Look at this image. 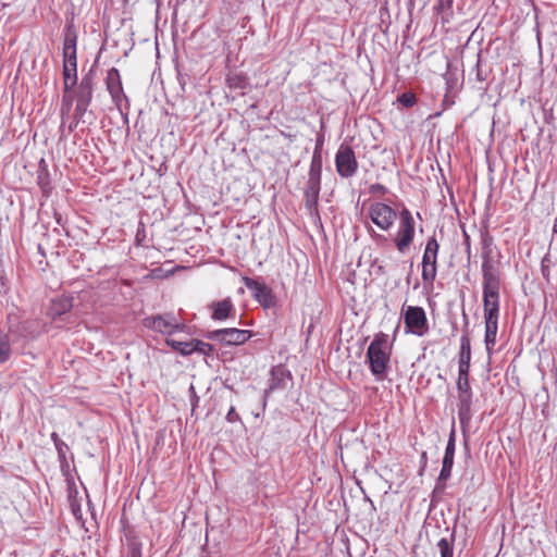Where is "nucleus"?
Returning a JSON list of instances; mask_svg holds the SVG:
<instances>
[{
  "mask_svg": "<svg viewBox=\"0 0 557 557\" xmlns=\"http://www.w3.org/2000/svg\"><path fill=\"white\" fill-rule=\"evenodd\" d=\"M51 440L54 443L55 449L58 451L59 458L61 460H65V450L69 449V446L58 436L57 433L51 434Z\"/></svg>",
  "mask_w": 557,
  "mask_h": 557,
  "instance_id": "nucleus-31",
  "label": "nucleus"
},
{
  "mask_svg": "<svg viewBox=\"0 0 557 557\" xmlns=\"http://www.w3.org/2000/svg\"><path fill=\"white\" fill-rule=\"evenodd\" d=\"M484 319L499 318L500 274L482 275Z\"/></svg>",
  "mask_w": 557,
  "mask_h": 557,
  "instance_id": "nucleus-2",
  "label": "nucleus"
},
{
  "mask_svg": "<svg viewBox=\"0 0 557 557\" xmlns=\"http://www.w3.org/2000/svg\"><path fill=\"white\" fill-rule=\"evenodd\" d=\"M73 307V298L71 297H61L52 301L51 307L49 309L50 314L53 319L57 317H61L62 314L69 312Z\"/></svg>",
  "mask_w": 557,
  "mask_h": 557,
  "instance_id": "nucleus-20",
  "label": "nucleus"
},
{
  "mask_svg": "<svg viewBox=\"0 0 557 557\" xmlns=\"http://www.w3.org/2000/svg\"><path fill=\"white\" fill-rule=\"evenodd\" d=\"M369 191H370V194H373V195H376V194L384 195L387 193V188L384 185L376 183V184H372L369 187Z\"/></svg>",
  "mask_w": 557,
  "mask_h": 557,
  "instance_id": "nucleus-41",
  "label": "nucleus"
},
{
  "mask_svg": "<svg viewBox=\"0 0 557 557\" xmlns=\"http://www.w3.org/2000/svg\"><path fill=\"white\" fill-rule=\"evenodd\" d=\"M74 96L70 92H64L63 99H62V115L67 114L70 112V109L72 107Z\"/></svg>",
  "mask_w": 557,
  "mask_h": 557,
  "instance_id": "nucleus-36",
  "label": "nucleus"
},
{
  "mask_svg": "<svg viewBox=\"0 0 557 557\" xmlns=\"http://www.w3.org/2000/svg\"><path fill=\"white\" fill-rule=\"evenodd\" d=\"M371 221L383 231L389 230L397 218L396 211L383 202H374L369 208Z\"/></svg>",
  "mask_w": 557,
  "mask_h": 557,
  "instance_id": "nucleus-10",
  "label": "nucleus"
},
{
  "mask_svg": "<svg viewBox=\"0 0 557 557\" xmlns=\"http://www.w3.org/2000/svg\"><path fill=\"white\" fill-rule=\"evenodd\" d=\"M421 461H422L424 465L426 463V453H425V451H423V453L421 454Z\"/></svg>",
  "mask_w": 557,
  "mask_h": 557,
  "instance_id": "nucleus-47",
  "label": "nucleus"
},
{
  "mask_svg": "<svg viewBox=\"0 0 557 557\" xmlns=\"http://www.w3.org/2000/svg\"><path fill=\"white\" fill-rule=\"evenodd\" d=\"M484 320H485L484 343H485L487 352H490L496 344L498 319H484Z\"/></svg>",
  "mask_w": 557,
  "mask_h": 557,
  "instance_id": "nucleus-19",
  "label": "nucleus"
},
{
  "mask_svg": "<svg viewBox=\"0 0 557 557\" xmlns=\"http://www.w3.org/2000/svg\"><path fill=\"white\" fill-rule=\"evenodd\" d=\"M106 85L112 101L121 109L122 101H128V99L123 90L122 79L117 69L112 67L108 71Z\"/></svg>",
  "mask_w": 557,
  "mask_h": 557,
  "instance_id": "nucleus-12",
  "label": "nucleus"
},
{
  "mask_svg": "<svg viewBox=\"0 0 557 557\" xmlns=\"http://www.w3.org/2000/svg\"><path fill=\"white\" fill-rule=\"evenodd\" d=\"M465 244H466V252H467L468 259H470V257H471V244H470V237L467 234H465Z\"/></svg>",
  "mask_w": 557,
  "mask_h": 557,
  "instance_id": "nucleus-45",
  "label": "nucleus"
},
{
  "mask_svg": "<svg viewBox=\"0 0 557 557\" xmlns=\"http://www.w3.org/2000/svg\"><path fill=\"white\" fill-rule=\"evenodd\" d=\"M63 64L71 66L72 70H74V67H77L76 52H74V51L63 52Z\"/></svg>",
  "mask_w": 557,
  "mask_h": 557,
  "instance_id": "nucleus-33",
  "label": "nucleus"
},
{
  "mask_svg": "<svg viewBox=\"0 0 557 557\" xmlns=\"http://www.w3.org/2000/svg\"><path fill=\"white\" fill-rule=\"evenodd\" d=\"M128 557H141L140 548L136 545L132 546Z\"/></svg>",
  "mask_w": 557,
  "mask_h": 557,
  "instance_id": "nucleus-44",
  "label": "nucleus"
},
{
  "mask_svg": "<svg viewBox=\"0 0 557 557\" xmlns=\"http://www.w3.org/2000/svg\"><path fill=\"white\" fill-rule=\"evenodd\" d=\"M62 74L64 81V92H70L77 85V67L72 70L71 66L63 64Z\"/></svg>",
  "mask_w": 557,
  "mask_h": 557,
  "instance_id": "nucleus-24",
  "label": "nucleus"
},
{
  "mask_svg": "<svg viewBox=\"0 0 557 557\" xmlns=\"http://www.w3.org/2000/svg\"><path fill=\"white\" fill-rule=\"evenodd\" d=\"M387 346V335L380 333L374 337L367 349L366 357L370 364V370L377 380L384 376L388 367L389 352Z\"/></svg>",
  "mask_w": 557,
  "mask_h": 557,
  "instance_id": "nucleus-1",
  "label": "nucleus"
},
{
  "mask_svg": "<svg viewBox=\"0 0 557 557\" xmlns=\"http://www.w3.org/2000/svg\"><path fill=\"white\" fill-rule=\"evenodd\" d=\"M146 234H145V226L144 224L140 222L139 223V227L137 230V233H136V240L137 243L140 245L141 242L144 240Z\"/></svg>",
  "mask_w": 557,
  "mask_h": 557,
  "instance_id": "nucleus-42",
  "label": "nucleus"
},
{
  "mask_svg": "<svg viewBox=\"0 0 557 557\" xmlns=\"http://www.w3.org/2000/svg\"><path fill=\"white\" fill-rule=\"evenodd\" d=\"M470 363L459 362L458 367V379L457 380H469Z\"/></svg>",
  "mask_w": 557,
  "mask_h": 557,
  "instance_id": "nucleus-37",
  "label": "nucleus"
},
{
  "mask_svg": "<svg viewBox=\"0 0 557 557\" xmlns=\"http://www.w3.org/2000/svg\"><path fill=\"white\" fill-rule=\"evenodd\" d=\"M457 394L473 393L469 383V380H457Z\"/></svg>",
  "mask_w": 557,
  "mask_h": 557,
  "instance_id": "nucleus-38",
  "label": "nucleus"
},
{
  "mask_svg": "<svg viewBox=\"0 0 557 557\" xmlns=\"http://www.w3.org/2000/svg\"><path fill=\"white\" fill-rule=\"evenodd\" d=\"M414 219L412 213L404 207L399 212L398 231L394 238L395 247L399 252H406L414 239Z\"/></svg>",
  "mask_w": 557,
  "mask_h": 557,
  "instance_id": "nucleus-4",
  "label": "nucleus"
},
{
  "mask_svg": "<svg viewBox=\"0 0 557 557\" xmlns=\"http://www.w3.org/2000/svg\"><path fill=\"white\" fill-rule=\"evenodd\" d=\"M460 352H459V362L470 363L471 360V345L469 335L462 334L460 339Z\"/></svg>",
  "mask_w": 557,
  "mask_h": 557,
  "instance_id": "nucleus-28",
  "label": "nucleus"
},
{
  "mask_svg": "<svg viewBox=\"0 0 557 557\" xmlns=\"http://www.w3.org/2000/svg\"><path fill=\"white\" fill-rule=\"evenodd\" d=\"M287 380H290L289 372L285 371L283 368H274L272 370L270 389L285 388Z\"/></svg>",
  "mask_w": 557,
  "mask_h": 557,
  "instance_id": "nucleus-23",
  "label": "nucleus"
},
{
  "mask_svg": "<svg viewBox=\"0 0 557 557\" xmlns=\"http://www.w3.org/2000/svg\"><path fill=\"white\" fill-rule=\"evenodd\" d=\"M322 140L318 139L315 147H318L321 150L322 147Z\"/></svg>",
  "mask_w": 557,
  "mask_h": 557,
  "instance_id": "nucleus-48",
  "label": "nucleus"
},
{
  "mask_svg": "<svg viewBox=\"0 0 557 557\" xmlns=\"http://www.w3.org/2000/svg\"><path fill=\"white\" fill-rule=\"evenodd\" d=\"M228 83H230V87H234V88H245V86H246L245 79L240 76H234V77L228 78Z\"/></svg>",
  "mask_w": 557,
  "mask_h": 557,
  "instance_id": "nucleus-39",
  "label": "nucleus"
},
{
  "mask_svg": "<svg viewBox=\"0 0 557 557\" xmlns=\"http://www.w3.org/2000/svg\"><path fill=\"white\" fill-rule=\"evenodd\" d=\"M440 244L435 236L428 239L424 252L422 256V272L421 278L424 285L432 286L437 275V255Z\"/></svg>",
  "mask_w": 557,
  "mask_h": 557,
  "instance_id": "nucleus-3",
  "label": "nucleus"
},
{
  "mask_svg": "<svg viewBox=\"0 0 557 557\" xmlns=\"http://www.w3.org/2000/svg\"><path fill=\"white\" fill-rule=\"evenodd\" d=\"M95 85V70L94 66L82 77L79 84L76 85V89L73 91V96L77 102L90 103L94 95Z\"/></svg>",
  "mask_w": 557,
  "mask_h": 557,
  "instance_id": "nucleus-14",
  "label": "nucleus"
},
{
  "mask_svg": "<svg viewBox=\"0 0 557 557\" xmlns=\"http://www.w3.org/2000/svg\"><path fill=\"white\" fill-rule=\"evenodd\" d=\"M321 174H322V152L318 147L314 148L310 169L308 173V178L310 180H319L321 181Z\"/></svg>",
  "mask_w": 557,
  "mask_h": 557,
  "instance_id": "nucleus-21",
  "label": "nucleus"
},
{
  "mask_svg": "<svg viewBox=\"0 0 557 557\" xmlns=\"http://www.w3.org/2000/svg\"><path fill=\"white\" fill-rule=\"evenodd\" d=\"M76 126L74 125V121L70 124L69 131L72 132Z\"/></svg>",
  "mask_w": 557,
  "mask_h": 557,
  "instance_id": "nucleus-49",
  "label": "nucleus"
},
{
  "mask_svg": "<svg viewBox=\"0 0 557 557\" xmlns=\"http://www.w3.org/2000/svg\"><path fill=\"white\" fill-rule=\"evenodd\" d=\"M473 393L457 394L458 418L461 428L465 430L469 426L473 417Z\"/></svg>",
  "mask_w": 557,
  "mask_h": 557,
  "instance_id": "nucleus-15",
  "label": "nucleus"
},
{
  "mask_svg": "<svg viewBox=\"0 0 557 557\" xmlns=\"http://www.w3.org/2000/svg\"><path fill=\"white\" fill-rule=\"evenodd\" d=\"M320 189L321 181L308 178L305 188V206L311 214L318 211Z\"/></svg>",
  "mask_w": 557,
  "mask_h": 557,
  "instance_id": "nucleus-17",
  "label": "nucleus"
},
{
  "mask_svg": "<svg viewBox=\"0 0 557 557\" xmlns=\"http://www.w3.org/2000/svg\"><path fill=\"white\" fill-rule=\"evenodd\" d=\"M143 325L153 332L171 335L177 331H184L186 325L180 323L173 313L156 314L146 317Z\"/></svg>",
  "mask_w": 557,
  "mask_h": 557,
  "instance_id": "nucleus-6",
  "label": "nucleus"
},
{
  "mask_svg": "<svg viewBox=\"0 0 557 557\" xmlns=\"http://www.w3.org/2000/svg\"><path fill=\"white\" fill-rule=\"evenodd\" d=\"M193 348L194 352H200L205 356H210L214 351V347L211 344L200 339H193Z\"/></svg>",
  "mask_w": 557,
  "mask_h": 557,
  "instance_id": "nucleus-30",
  "label": "nucleus"
},
{
  "mask_svg": "<svg viewBox=\"0 0 557 557\" xmlns=\"http://www.w3.org/2000/svg\"><path fill=\"white\" fill-rule=\"evenodd\" d=\"M474 71H475V78L478 82H486L487 81L491 70L487 69L486 66H483L480 53L478 54V60H476V63L474 66Z\"/></svg>",
  "mask_w": 557,
  "mask_h": 557,
  "instance_id": "nucleus-29",
  "label": "nucleus"
},
{
  "mask_svg": "<svg viewBox=\"0 0 557 557\" xmlns=\"http://www.w3.org/2000/svg\"><path fill=\"white\" fill-rule=\"evenodd\" d=\"M209 309L211 310V319L214 321H224L228 318L236 317V310L230 297L212 301L209 305Z\"/></svg>",
  "mask_w": 557,
  "mask_h": 557,
  "instance_id": "nucleus-16",
  "label": "nucleus"
},
{
  "mask_svg": "<svg viewBox=\"0 0 557 557\" xmlns=\"http://www.w3.org/2000/svg\"><path fill=\"white\" fill-rule=\"evenodd\" d=\"M12 355L10 337L0 330V364L7 362Z\"/></svg>",
  "mask_w": 557,
  "mask_h": 557,
  "instance_id": "nucleus-26",
  "label": "nucleus"
},
{
  "mask_svg": "<svg viewBox=\"0 0 557 557\" xmlns=\"http://www.w3.org/2000/svg\"><path fill=\"white\" fill-rule=\"evenodd\" d=\"M454 543H455V529L451 531L449 539H441L436 547L440 550L441 557H454Z\"/></svg>",
  "mask_w": 557,
  "mask_h": 557,
  "instance_id": "nucleus-25",
  "label": "nucleus"
},
{
  "mask_svg": "<svg viewBox=\"0 0 557 557\" xmlns=\"http://www.w3.org/2000/svg\"><path fill=\"white\" fill-rule=\"evenodd\" d=\"M397 101L405 108H411L416 104L417 98L412 92H404L397 97Z\"/></svg>",
  "mask_w": 557,
  "mask_h": 557,
  "instance_id": "nucleus-32",
  "label": "nucleus"
},
{
  "mask_svg": "<svg viewBox=\"0 0 557 557\" xmlns=\"http://www.w3.org/2000/svg\"><path fill=\"white\" fill-rule=\"evenodd\" d=\"M63 52H76L77 32L73 23H66L63 28Z\"/></svg>",
  "mask_w": 557,
  "mask_h": 557,
  "instance_id": "nucleus-18",
  "label": "nucleus"
},
{
  "mask_svg": "<svg viewBox=\"0 0 557 557\" xmlns=\"http://www.w3.org/2000/svg\"><path fill=\"white\" fill-rule=\"evenodd\" d=\"M553 233H554V234H557V218L554 220V224H553Z\"/></svg>",
  "mask_w": 557,
  "mask_h": 557,
  "instance_id": "nucleus-46",
  "label": "nucleus"
},
{
  "mask_svg": "<svg viewBox=\"0 0 557 557\" xmlns=\"http://www.w3.org/2000/svg\"><path fill=\"white\" fill-rule=\"evenodd\" d=\"M165 343L172 349L178 351L182 356H189L190 354L194 352L193 339L189 342H181V341H175L173 338H166Z\"/></svg>",
  "mask_w": 557,
  "mask_h": 557,
  "instance_id": "nucleus-27",
  "label": "nucleus"
},
{
  "mask_svg": "<svg viewBox=\"0 0 557 557\" xmlns=\"http://www.w3.org/2000/svg\"><path fill=\"white\" fill-rule=\"evenodd\" d=\"M492 246L493 237L490 235L488 231H481L482 275H485L487 272L492 274H499L498 268L492 261Z\"/></svg>",
  "mask_w": 557,
  "mask_h": 557,
  "instance_id": "nucleus-13",
  "label": "nucleus"
},
{
  "mask_svg": "<svg viewBox=\"0 0 557 557\" xmlns=\"http://www.w3.org/2000/svg\"><path fill=\"white\" fill-rule=\"evenodd\" d=\"M406 333L422 337L430 331L426 313L422 307L408 306L403 308Z\"/></svg>",
  "mask_w": 557,
  "mask_h": 557,
  "instance_id": "nucleus-5",
  "label": "nucleus"
},
{
  "mask_svg": "<svg viewBox=\"0 0 557 557\" xmlns=\"http://www.w3.org/2000/svg\"><path fill=\"white\" fill-rule=\"evenodd\" d=\"M226 421L230 422V423H234V422H237V421H240V417L239 414L236 412L235 410V407L232 406L230 408V410L227 411L226 413V417H225Z\"/></svg>",
  "mask_w": 557,
  "mask_h": 557,
  "instance_id": "nucleus-40",
  "label": "nucleus"
},
{
  "mask_svg": "<svg viewBox=\"0 0 557 557\" xmlns=\"http://www.w3.org/2000/svg\"><path fill=\"white\" fill-rule=\"evenodd\" d=\"M206 337L210 341L219 342L222 345L236 346L245 344L251 337V332L248 330L228 327L209 331Z\"/></svg>",
  "mask_w": 557,
  "mask_h": 557,
  "instance_id": "nucleus-8",
  "label": "nucleus"
},
{
  "mask_svg": "<svg viewBox=\"0 0 557 557\" xmlns=\"http://www.w3.org/2000/svg\"><path fill=\"white\" fill-rule=\"evenodd\" d=\"M244 285L251 292L252 297L263 307L272 308L276 305V298L272 289L259 280L244 276Z\"/></svg>",
  "mask_w": 557,
  "mask_h": 557,
  "instance_id": "nucleus-9",
  "label": "nucleus"
},
{
  "mask_svg": "<svg viewBox=\"0 0 557 557\" xmlns=\"http://www.w3.org/2000/svg\"><path fill=\"white\" fill-rule=\"evenodd\" d=\"M455 449H456V433L455 430L451 429L448 437V442L445 448V454L443 458L442 469L436 482L435 490H443L445 487V482L450 478L451 475V469L454 466V456H455Z\"/></svg>",
  "mask_w": 557,
  "mask_h": 557,
  "instance_id": "nucleus-11",
  "label": "nucleus"
},
{
  "mask_svg": "<svg viewBox=\"0 0 557 557\" xmlns=\"http://www.w3.org/2000/svg\"><path fill=\"white\" fill-rule=\"evenodd\" d=\"M462 319H463L462 333L469 335V319H468V315L465 310L462 311Z\"/></svg>",
  "mask_w": 557,
  "mask_h": 557,
  "instance_id": "nucleus-43",
  "label": "nucleus"
},
{
  "mask_svg": "<svg viewBox=\"0 0 557 557\" xmlns=\"http://www.w3.org/2000/svg\"><path fill=\"white\" fill-rule=\"evenodd\" d=\"M335 168L337 174L342 178H350L358 171V161L354 149L347 145L342 144L335 154Z\"/></svg>",
  "mask_w": 557,
  "mask_h": 557,
  "instance_id": "nucleus-7",
  "label": "nucleus"
},
{
  "mask_svg": "<svg viewBox=\"0 0 557 557\" xmlns=\"http://www.w3.org/2000/svg\"><path fill=\"white\" fill-rule=\"evenodd\" d=\"M454 0H437V4L435 5V10L438 14H444L448 11H451Z\"/></svg>",
  "mask_w": 557,
  "mask_h": 557,
  "instance_id": "nucleus-35",
  "label": "nucleus"
},
{
  "mask_svg": "<svg viewBox=\"0 0 557 557\" xmlns=\"http://www.w3.org/2000/svg\"><path fill=\"white\" fill-rule=\"evenodd\" d=\"M90 103L86 102H77L74 110V125L77 126L79 123L90 124L91 121L88 120L92 113L88 112V107Z\"/></svg>",
  "mask_w": 557,
  "mask_h": 557,
  "instance_id": "nucleus-22",
  "label": "nucleus"
},
{
  "mask_svg": "<svg viewBox=\"0 0 557 557\" xmlns=\"http://www.w3.org/2000/svg\"><path fill=\"white\" fill-rule=\"evenodd\" d=\"M552 264V260L549 255H545L541 261V272L543 277L548 282L549 281V268Z\"/></svg>",
  "mask_w": 557,
  "mask_h": 557,
  "instance_id": "nucleus-34",
  "label": "nucleus"
}]
</instances>
